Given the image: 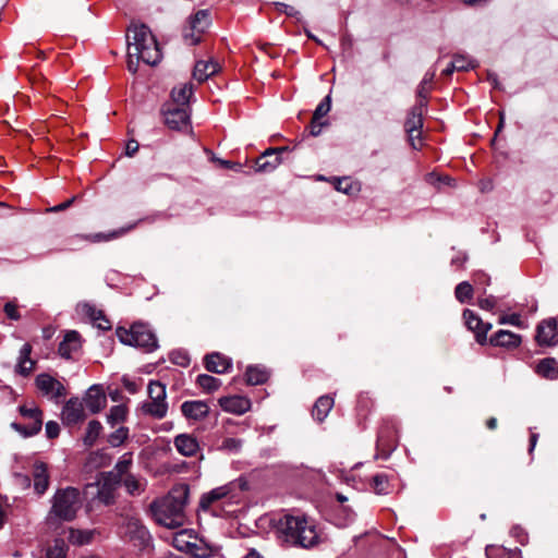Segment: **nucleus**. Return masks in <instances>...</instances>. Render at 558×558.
Listing matches in <instances>:
<instances>
[{"label": "nucleus", "instance_id": "obj_10", "mask_svg": "<svg viewBox=\"0 0 558 558\" xmlns=\"http://www.w3.org/2000/svg\"><path fill=\"white\" fill-rule=\"evenodd\" d=\"M21 415L32 421V426H23L20 423H12L13 429L19 432L25 437H31L38 434L43 426V412L37 407L21 405L19 408Z\"/></svg>", "mask_w": 558, "mask_h": 558}, {"label": "nucleus", "instance_id": "obj_60", "mask_svg": "<svg viewBox=\"0 0 558 558\" xmlns=\"http://www.w3.org/2000/svg\"><path fill=\"white\" fill-rule=\"evenodd\" d=\"M215 161H217L219 163V166L222 167V168L232 169L234 171H241L242 170V165L238 163V162H232V161L223 160V159H220V158H215Z\"/></svg>", "mask_w": 558, "mask_h": 558}, {"label": "nucleus", "instance_id": "obj_11", "mask_svg": "<svg viewBox=\"0 0 558 558\" xmlns=\"http://www.w3.org/2000/svg\"><path fill=\"white\" fill-rule=\"evenodd\" d=\"M427 106L426 101L418 100L417 105L414 106L405 120L404 129L408 133L409 141L413 148H417L416 140L421 136V129L423 126V110Z\"/></svg>", "mask_w": 558, "mask_h": 558}, {"label": "nucleus", "instance_id": "obj_47", "mask_svg": "<svg viewBox=\"0 0 558 558\" xmlns=\"http://www.w3.org/2000/svg\"><path fill=\"white\" fill-rule=\"evenodd\" d=\"M129 429L126 427H120L108 436V442L112 447H119L128 438Z\"/></svg>", "mask_w": 558, "mask_h": 558}, {"label": "nucleus", "instance_id": "obj_24", "mask_svg": "<svg viewBox=\"0 0 558 558\" xmlns=\"http://www.w3.org/2000/svg\"><path fill=\"white\" fill-rule=\"evenodd\" d=\"M181 411L186 418L199 421L208 415L209 407L201 400L185 401L181 405Z\"/></svg>", "mask_w": 558, "mask_h": 558}, {"label": "nucleus", "instance_id": "obj_54", "mask_svg": "<svg viewBox=\"0 0 558 558\" xmlns=\"http://www.w3.org/2000/svg\"><path fill=\"white\" fill-rule=\"evenodd\" d=\"M492 329V324L490 323H483L482 322V326L478 327L477 331H476V341L477 343L480 344H485L487 342V333L488 331Z\"/></svg>", "mask_w": 558, "mask_h": 558}, {"label": "nucleus", "instance_id": "obj_19", "mask_svg": "<svg viewBox=\"0 0 558 558\" xmlns=\"http://www.w3.org/2000/svg\"><path fill=\"white\" fill-rule=\"evenodd\" d=\"M522 342L520 335L514 333L510 330L500 329L489 338V343L494 347H500L506 349H515Z\"/></svg>", "mask_w": 558, "mask_h": 558}, {"label": "nucleus", "instance_id": "obj_1", "mask_svg": "<svg viewBox=\"0 0 558 558\" xmlns=\"http://www.w3.org/2000/svg\"><path fill=\"white\" fill-rule=\"evenodd\" d=\"M189 488L172 489L166 497L154 500L150 511L156 522L168 529H178L184 524V509L187 504Z\"/></svg>", "mask_w": 558, "mask_h": 558}, {"label": "nucleus", "instance_id": "obj_8", "mask_svg": "<svg viewBox=\"0 0 558 558\" xmlns=\"http://www.w3.org/2000/svg\"><path fill=\"white\" fill-rule=\"evenodd\" d=\"M119 474H116L112 471L105 472L101 474V478L95 483L89 484L87 487H96L97 488V499L104 504L105 506L112 505L116 500V492L120 486Z\"/></svg>", "mask_w": 558, "mask_h": 558}, {"label": "nucleus", "instance_id": "obj_61", "mask_svg": "<svg viewBox=\"0 0 558 558\" xmlns=\"http://www.w3.org/2000/svg\"><path fill=\"white\" fill-rule=\"evenodd\" d=\"M75 197H72L57 206H53V207H50L49 209H47L48 211H51V213H59V211H62V210H65L68 209L74 202Z\"/></svg>", "mask_w": 558, "mask_h": 558}, {"label": "nucleus", "instance_id": "obj_51", "mask_svg": "<svg viewBox=\"0 0 558 558\" xmlns=\"http://www.w3.org/2000/svg\"><path fill=\"white\" fill-rule=\"evenodd\" d=\"M243 441L240 438L228 437L223 439L221 449L230 452H239L242 448Z\"/></svg>", "mask_w": 558, "mask_h": 558}, {"label": "nucleus", "instance_id": "obj_2", "mask_svg": "<svg viewBox=\"0 0 558 558\" xmlns=\"http://www.w3.org/2000/svg\"><path fill=\"white\" fill-rule=\"evenodd\" d=\"M281 541L292 546L312 548L322 542L316 524L304 515H286L281 522Z\"/></svg>", "mask_w": 558, "mask_h": 558}, {"label": "nucleus", "instance_id": "obj_64", "mask_svg": "<svg viewBox=\"0 0 558 558\" xmlns=\"http://www.w3.org/2000/svg\"><path fill=\"white\" fill-rule=\"evenodd\" d=\"M325 123L322 121H315L314 118H312L311 122V134L314 136H317L322 132V128Z\"/></svg>", "mask_w": 558, "mask_h": 558}, {"label": "nucleus", "instance_id": "obj_43", "mask_svg": "<svg viewBox=\"0 0 558 558\" xmlns=\"http://www.w3.org/2000/svg\"><path fill=\"white\" fill-rule=\"evenodd\" d=\"M132 465V454L124 453L114 466V473L119 474V482H122V476L126 474Z\"/></svg>", "mask_w": 558, "mask_h": 558}, {"label": "nucleus", "instance_id": "obj_7", "mask_svg": "<svg viewBox=\"0 0 558 558\" xmlns=\"http://www.w3.org/2000/svg\"><path fill=\"white\" fill-rule=\"evenodd\" d=\"M147 391L149 400L141 405L142 412L156 420L163 418L168 412L166 386L160 381L151 380Z\"/></svg>", "mask_w": 558, "mask_h": 558}, {"label": "nucleus", "instance_id": "obj_55", "mask_svg": "<svg viewBox=\"0 0 558 558\" xmlns=\"http://www.w3.org/2000/svg\"><path fill=\"white\" fill-rule=\"evenodd\" d=\"M498 323L500 325H506V324H509V325H512V326H515V327H521L522 326V320H521V317L519 314H510V315H502Z\"/></svg>", "mask_w": 558, "mask_h": 558}, {"label": "nucleus", "instance_id": "obj_25", "mask_svg": "<svg viewBox=\"0 0 558 558\" xmlns=\"http://www.w3.org/2000/svg\"><path fill=\"white\" fill-rule=\"evenodd\" d=\"M81 343L80 333L75 330H70L60 342L58 352L62 357L71 359L72 354L80 350Z\"/></svg>", "mask_w": 558, "mask_h": 558}, {"label": "nucleus", "instance_id": "obj_4", "mask_svg": "<svg viewBox=\"0 0 558 558\" xmlns=\"http://www.w3.org/2000/svg\"><path fill=\"white\" fill-rule=\"evenodd\" d=\"M128 41V70L135 74L140 61L148 65H156L161 61L162 53L157 37H126Z\"/></svg>", "mask_w": 558, "mask_h": 558}, {"label": "nucleus", "instance_id": "obj_44", "mask_svg": "<svg viewBox=\"0 0 558 558\" xmlns=\"http://www.w3.org/2000/svg\"><path fill=\"white\" fill-rule=\"evenodd\" d=\"M463 318L468 329L476 335L480 326H482V319L473 311L466 308L463 311Z\"/></svg>", "mask_w": 558, "mask_h": 558}, {"label": "nucleus", "instance_id": "obj_50", "mask_svg": "<svg viewBox=\"0 0 558 558\" xmlns=\"http://www.w3.org/2000/svg\"><path fill=\"white\" fill-rule=\"evenodd\" d=\"M130 33H133V35H141V36L153 35L151 29L149 28L148 25H146L145 23L135 22V21L131 22V24L129 25V27L126 29V35H130Z\"/></svg>", "mask_w": 558, "mask_h": 558}, {"label": "nucleus", "instance_id": "obj_21", "mask_svg": "<svg viewBox=\"0 0 558 558\" xmlns=\"http://www.w3.org/2000/svg\"><path fill=\"white\" fill-rule=\"evenodd\" d=\"M219 405L227 412L243 414L251 408L250 399L243 396H229L219 399Z\"/></svg>", "mask_w": 558, "mask_h": 558}, {"label": "nucleus", "instance_id": "obj_36", "mask_svg": "<svg viewBox=\"0 0 558 558\" xmlns=\"http://www.w3.org/2000/svg\"><path fill=\"white\" fill-rule=\"evenodd\" d=\"M196 384L204 391L214 392L221 386V380L208 374H201L196 378Z\"/></svg>", "mask_w": 558, "mask_h": 558}, {"label": "nucleus", "instance_id": "obj_63", "mask_svg": "<svg viewBox=\"0 0 558 558\" xmlns=\"http://www.w3.org/2000/svg\"><path fill=\"white\" fill-rule=\"evenodd\" d=\"M282 13L286 14L287 16H296L300 14V12L295 10L292 5L281 2V14Z\"/></svg>", "mask_w": 558, "mask_h": 558}, {"label": "nucleus", "instance_id": "obj_29", "mask_svg": "<svg viewBox=\"0 0 558 558\" xmlns=\"http://www.w3.org/2000/svg\"><path fill=\"white\" fill-rule=\"evenodd\" d=\"M211 24V15L210 11L199 10L197 11L193 16H191L190 25H191V34L194 35V33L203 34L206 32V29Z\"/></svg>", "mask_w": 558, "mask_h": 558}, {"label": "nucleus", "instance_id": "obj_35", "mask_svg": "<svg viewBox=\"0 0 558 558\" xmlns=\"http://www.w3.org/2000/svg\"><path fill=\"white\" fill-rule=\"evenodd\" d=\"M93 531L69 529L68 541L73 545H85L92 542Z\"/></svg>", "mask_w": 558, "mask_h": 558}, {"label": "nucleus", "instance_id": "obj_14", "mask_svg": "<svg viewBox=\"0 0 558 558\" xmlns=\"http://www.w3.org/2000/svg\"><path fill=\"white\" fill-rule=\"evenodd\" d=\"M537 343L539 345L553 347L558 343L557 322L555 318L543 320L536 328Z\"/></svg>", "mask_w": 558, "mask_h": 558}, {"label": "nucleus", "instance_id": "obj_33", "mask_svg": "<svg viewBox=\"0 0 558 558\" xmlns=\"http://www.w3.org/2000/svg\"><path fill=\"white\" fill-rule=\"evenodd\" d=\"M269 373L262 366H248L245 372V380L248 385L256 386L267 381Z\"/></svg>", "mask_w": 558, "mask_h": 558}, {"label": "nucleus", "instance_id": "obj_13", "mask_svg": "<svg viewBox=\"0 0 558 558\" xmlns=\"http://www.w3.org/2000/svg\"><path fill=\"white\" fill-rule=\"evenodd\" d=\"M165 123L171 130L182 131L190 126V111L187 107L168 106L163 110Z\"/></svg>", "mask_w": 558, "mask_h": 558}, {"label": "nucleus", "instance_id": "obj_22", "mask_svg": "<svg viewBox=\"0 0 558 558\" xmlns=\"http://www.w3.org/2000/svg\"><path fill=\"white\" fill-rule=\"evenodd\" d=\"M82 314L86 315L101 330H110L111 323L105 316L101 310L96 308L90 303L84 302L78 305Z\"/></svg>", "mask_w": 558, "mask_h": 558}, {"label": "nucleus", "instance_id": "obj_27", "mask_svg": "<svg viewBox=\"0 0 558 558\" xmlns=\"http://www.w3.org/2000/svg\"><path fill=\"white\" fill-rule=\"evenodd\" d=\"M84 401L92 413H98L106 407L107 398L97 386H93L88 389Z\"/></svg>", "mask_w": 558, "mask_h": 558}, {"label": "nucleus", "instance_id": "obj_12", "mask_svg": "<svg viewBox=\"0 0 558 558\" xmlns=\"http://www.w3.org/2000/svg\"><path fill=\"white\" fill-rule=\"evenodd\" d=\"M168 217L169 216L167 214L159 213V214H156V215H154L151 217L140 219V220H137V221H135L133 223H130V225H128L125 227L119 228V229L113 230V231L108 232V233L99 232V233L89 234V235H82L81 238L84 239V240L90 241V242H108V241H111V240H114V239H118L120 236L125 235L130 231L134 230L138 226V223L144 221V220H148L150 222H154L157 219H165V218H168Z\"/></svg>", "mask_w": 558, "mask_h": 558}, {"label": "nucleus", "instance_id": "obj_46", "mask_svg": "<svg viewBox=\"0 0 558 558\" xmlns=\"http://www.w3.org/2000/svg\"><path fill=\"white\" fill-rule=\"evenodd\" d=\"M312 38L315 39V41L318 45L325 47L328 50H330L331 47L333 46V43H331V41L337 39V37H326V39H327V41H326V40H324V39H322L319 37H312ZM338 39H339V43H340L341 48H342L343 51H345L351 46V40L350 39H348L345 37H338Z\"/></svg>", "mask_w": 558, "mask_h": 558}, {"label": "nucleus", "instance_id": "obj_45", "mask_svg": "<svg viewBox=\"0 0 558 558\" xmlns=\"http://www.w3.org/2000/svg\"><path fill=\"white\" fill-rule=\"evenodd\" d=\"M121 483L130 495H138L144 489L143 484L132 474H128Z\"/></svg>", "mask_w": 558, "mask_h": 558}, {"label": "nucleus", "instance_id": "obj_57", "mask_svg": "<svg viewBox=\"0 0 558 558\" xmlns=\"http://www.w3.org/2000/svg\"><path fill=\"white\" fill-rule=\"evenodd\" d=\"M497 304V299L493 295H488L485 298H478L477 305L485 311H492Z\"/></svg>", "mask_w": 558, "mask_h": 558}, {"label": "nucleus", "instance_id": "obj_6", "mask_svg": "<svg viewBox=\"0 0 558 558\" xmlns=\"http://www.w3.org/2000/svg\"><path fill=\"white\" fill-rule=\"evenodd\" d=\"M116 332L119 340L124 344L141 348L148 352L158 347L155 333L146 324L135 323L129 329L119 327Z\"/></svg>", "mask_w": 558, "mask_h": 558}, {"label": "nucleus", "instance_id": "obj_23", "mask_svg": "<svg viewBox=\"0 0 558 558\" xmlns=\"http://www.w3.org/2000/svg\"><path fill=\"white\" fill-rule=\"evenodd\" d=\"M231 365V359L219 352H213L205 356V367L208 372L223 374L229 371Z\"/></svg>", "mask_w": 558, "mask_h": 558}, {"label": "nucleus", "instance_id": "obj_30", "mask_svg": "<svg viewBox=\"0 0 558 558\" xmlns=\"http://www.w3.org/2000/svg\"><path fill=\"white\" fill-rule=\"evenodd\" d=\"M218 71L219 65L213 60L197 61L193 70V77L202 83L208 80L211 75L216 74Z\"/></svg>", "mask_w": 558, "mask_h": 558}, {"label": "nucleus", "instance_id": "obj_16", "mask_svg": "<svg viewBox=\"0 0 558 558\" xmlns=\"http://www.w3.org/2000/svg\"><path fill=\"white\" fill-rule=\"evenodd\" d=\"M35 383L41 392L50 395L53 398L64 397L66 393L64 386L48 374H39Z\"/></svg>", "mask_w": 558, "mask_h": 558}, {"label": "nucleus", "instance_id": "obj_37", "mask_svg": "<svg viewBox=\"0 0 558 558\" xmlns=\"http://www.w3.org/2000/svg\"><path fill=\"white\" fill-rule=\"evenodd\" d=\"M128 415V409L125 405L119 404L110 409L107 415V421L111 426H114L121 422H124Z\"/></svg>", "mask_w": 558, "mask_h": 558}, {"label": "nucleus", "instance_id": "obj_53", "mask_svg": "<svg viewBox=\"0 0 558 558\" xmlns=\"http://www.w3.org/2000/svg\"><path fill=\"white\" fill-rule=\"evenodd\" d=\"M388 485V477L386 474H376L373 477V487L377 494H385Z\"/></svg>", "mask_w": 558, "mask_h": 558}, {"label": "nucleus", "instance_id": "obj_3", "mask_svg": "<svg viewBox=\"0 0 558 558\" xmlns=\"http://www.w3.org/2000/svg\"><path fill=\"white\" fill-rule=\"evenodd\" d=\"M80 490L75 487L59 488L51 498V508L46 523L50 529H57L61 522H71L81 509Z\"/></svg>", "mask_w": 558, "mask_h": 558}, {"label": "nucleus", "instance_id": "obj_20", "mask_svg": "<svg viewBox=\"0 0 558 558\" xmlns=\"http://www.w3.org/2000/svg\"><path fill=\"white\" fill-rule=\"evenodd\" d=\"M173 445L178 452L184 457H194L199 451L198 440L191 434L177 435Z\"/></svg>", "mask_w": 558, "mask_h": 558}, {"label": "nucleus", "instance_id": "obj_56", "mask_svg": "<svg viewBox=\"0 0 558 558\" xmlns=\"http://www.w3.org/2000/svg\"><path fill=\"white\" fill-rule=\"evenodd\" d=\"M170 359L174 364L183 367H186L190 364V356L184 352H172Z\"/></svg>", "mask_w": 558, "mask_h": 558}, {"label": "nucleus", "instance_id": "obj_15", "mask_svg": "<svg viewBox=\"0 0 558 558\" xmlns=\"http://www.w3.org/2000/svg\"><path fill=\"white\" fill-rule=\"evenodd\" d=\"M279 166V147L266 149L254 163V171L257 173H271Z\"/></svg>", "mask_w": 558, "mask_h": 558}, {"label": "nucleus", "instance_id": "obj_39", "mask_svg": "<svg viewBox=\"0 0 558 558\" xmlns=\"http://www.w3.org/2000/svg\"><path fill=\"white\" fill-rule=\"evenodd\" d=\"M435 77V71H428L425 73L423 80L417 87V96L420 100L427 102V97L430 90V84Z\"/></svg>", "mask_w": 558, "mask_h": 558}, {"label": "nucleus", "instance_id": "obj_32", "mask_svg": "<svg viewBox=\"0 0 558 558\" xmlns=\"http://www.w3.org/2000/svg\"><path fill=\"white\" fill-rule=\"evenodd\" d=\"M333 403V398L330 396L319 397L312 410L313 417L318 422H323L331 411Z\"/></svg>", "mask_w": 558, "mask_h": 558}, {"label": "nucleus", "instance_id": "obj_42", "mask_svg": "<svg viewBox=\"0 0 558 558\" xmlns=\"http://www.w3.org/2000/svg\"><path fill=\"white\" fill-rule=\"evenodd\" d=\"M477 65V62L466 56L456 54L452 58V66L457 71H468L470 69H474Z\"/></svg>", "mask_w": 558, "mask_h": 558}, {"label": "nucleus", "instance_id": "obj_59", "mask_svg": "<svg viewBox=\"0 0 558 558\" xmlns=\"http://www.w3.org/2000/svg\"><path fill=\"white\" fill-rule=\"evenodd\" d=\"M14 480L17 485H20L22 488L26 489L29 488L32 485V480L28 475L23 473H15Z\"/></svg>", "mask_w": 558, "mask_h": 558}, {"label": "nucleus", "instance_id": "obj_5", "mask_svg": "<svg viewBox=\"0 0 558 558\" xmlns=\"http://www.w3.org/2000/svg\"><path fill=\"white\" fill-rule=\"evenodd\" d=\"M250 489L248 481L245 476H240L222 486L213 488L201 496L199 509L208 511L210 506L221 499H228L236 502L241 494Z\"/></svg>", "mask_w": 558, "mask_h": 558}, {"label": "nucleus", "instance_id": "obj_62", "mask_svg": "<svg viewBox=\"0 0 558 558\" xmlns=\"http://www.w3.org/2000/svg\"><path fill=\"white\" fill-rule=\"evenodd\" d=\"M138 150V143L135 140H131L128 142L125 147V154L129 157L134 156Z\"/></svg>", "mask_w": 558, "mask_h": 558}, {"label": "nucleus", "instance_id": "obj_28", "mask_svg": "<svg viewBox=\"0 0 558 558\" xmlns=\"http://www.w3.org/2000/svg\"><path fill=\"white\" fill-rule=\"evenodd\" d=\"M193 95V85L191 83H183L173 87L171 92L172 104L169 106L189 107V101Z\"/></svg>", "mask_w": 558, "mask_h": 558}, {"label": "nucleus", "instance_id": "obj_58", "mask_svg": "<svg viewBox=\"0 0 558 558\" xmlns=\"http://www.w3.org/2000/svg\"><path fill=\"white\" fill-rule=\"evenodd\" d=\"M60 434V426L54 421H49L46 423V435L48 438L53 439L58 437Z\"/></svg>", "mask_w": 558, "mask_h": 558}, {"label": "nucleus", "instance_id": "obj_18", "mask_svg": "<svg viewBox=\"0 0 558 558\" xmlns=\"http://www.w3.org/2000/svg\"><path fill=\"white\" fill-rule=\"evenodd\" d=\"M32 477L34 481L33 486L35 493L38 496H43L47 492L50 483V476L47 464L41 461L35 462L33 464Z\"/></svg>", "mask_w": 558, "mask_h": 558}, {"label": "nucleus", "instance_id": "obj_34", "mask_svg": "<svg viewBox=\"0 0 558 558\" xmlns=\"http://www.w3.org/2000/svg\"><path fill=\"white\" fill-rule=\"evenodd\" d=\"M488 558H523L520 549H508L504 546L489 545L486 547Z\"/></svg>", "mask_w": 558, "mask_h": 558}, {"label": "nucleus", "instance_id": "obj_41", "mask_svg": "<svg viewBox=\"0 0 558 558\" xmlns=\"http://www.w3.org/2000/svg\"><path fill=\"white\" fill-rule=\"evenodd\" d=\"M454 295L460 303H465L473 296V287L468 281H462L456 287Z\"/></svg>", "mask_w": 558, "mask_h": 558}, {"label": "nucleus", "instance_id": "obj_48", "mask_svg": "<svg viewBox=\"0 0 558 558\" xmlns=\"http://www.w3.org/2000/svg\"><path fill=\"white\" fill-rule=\"evenodd\" d=\"M331 108V98L329 95H327L316 107L313 118L315 121H320L322 118H324Z\"/></svg>", "mask_w": 558, "mask_h": 558}, {"label": "nucleus", "instance_id": "obj_9", "mask_svg": "<svg viewBox=\"0 0 558 558\" xmlns=\"http://www.w3.org/2000/svg\"><path fill=\"white\" fill-rule=\"evenodd\" d=\"M121 533L135 546H146L150 541L148 530L143 525L141 520L135 517H123L121 524Z\"/></svg>", "mask_w": 558, "mask_h": 558}, {"label": "nucleus", "instance_id": "obj_31", "mask_svg": "<svg viewBox=\"0 0 558 558\" xmlns=\"http://www.w3.org/2000/svg\"><path fill=\"white\" fill-rule=\"evenodd\" d=\"M535 372L545 379L555 380L558 378V363L553 357H546L538 362Z\"/></svg>", "mask_w": 558, "mask_h": 558}, {"label": "nucleus", "instance_id": "obj_17", "mask_svg": "<svg viewBox=\"0 0 558 558\" xmlns=\"http://www.w3.org/2000/svg\"><path fill=\"white\" fill-rule=\"evenodd\" d=\"M85 417L84 405L77 398L69 399L62 409V422L68 425H74Z\"/></svg>", "mask_w": 558, "mask_h": 558}, {"label": "nucleus", "instance_id": "obj_49", "mask_svg": "<svg viewBox=\"0 0 558 558\" xmlns=\"http://www.w3.org/2000/svg\"><path fill=\"white\" fill-rule=\"evenodd\" d=\"M47 558H65V545L63 539H56L53 545L48 548Z\"/></svg>", "mask_w": 558, "mask_h": 558}, {"label": "nucleus", "instance_id": "obj_40", "mask_svg": "<svg viewBox=\"0 0 558 558\" xmlns=\"http://www.w3.org/2000/svg\"><path fill=\"white\" fill-rule=\"evenodd\" d=\"M335 187L347 195H352L360 191L359 184L349 178L337 179Z\"/></svg>", "mask_w": 558, "mask_h": 558}, {"label": "nucleus", "instance_id": "obj_38", "mask_svg": "<svg viewBox=\"0 0 558 558\" xmlns=\"http://www.w3.org/2000/svg\"><path fill=\"white\" fill-rule=\"evenodd\" d=\"M102 429V426L100 422L93 420L88 423L86 428V434L84 437V444L86 446H93L98 438L100 432Z\"/></svg>", "mask_w": 558, "mask_h": 558}, {"label": "nucleus", "instance_id": "obj_26", "mask_svg": "<svg viewBox=\"0 0 558 558\" xmlns=\"http://www.w3.org/2000/svg\"><path fill=\"white\" fill-rule=\"evenodd\" d=\"M32 345L24 343L20 349L15 372L24 377L28 376L35 366V361L31 359Z\"/></svg>", "mask_w": 558, "mask_h": 558}, {"label": "nucleus", "instance_id": "obj_52", "mask_svg": "<svg viewBox=\"0 0 558 558\" xmlns=\"http://www.w3.org/2000/svg\"><path fill=\"white\" fill-rule=\"evenodd\" d=\"M3 312L5 316L11 320H19L21 318L19 305L15 301L7 302L3 306Z\"/></svg>", "mask_w": 558, "mask_h": 558}]
</instances>
